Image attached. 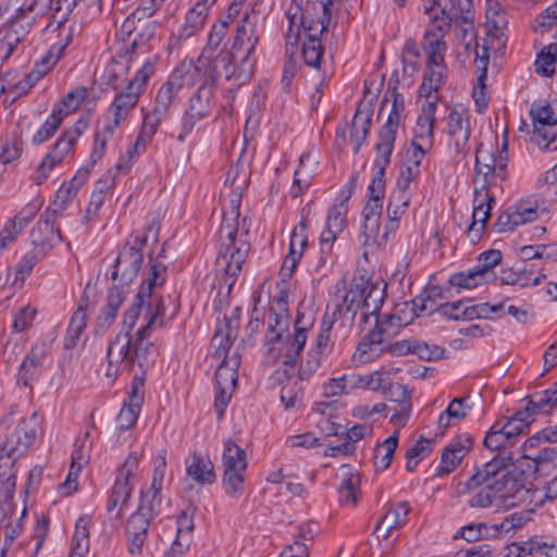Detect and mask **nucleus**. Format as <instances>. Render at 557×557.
I'll return each mask as SVG.
<instances>
[{
    "mask_svg": "<svg viewBox=\"0 0 557 557\" xmlns=\"http://www.w3.org/2000/svg\"><path fill=\"white\" fill-rule=\"evenodd\" d=\"M164 310L163 299H158L156 311L151 312L147 323L136 332L134 342L128 331L115 336L107 351L109 363L108 376L116 375L119 371L131 372L136 363L144 368L153 362L156 349L148 338L153 325H163Z\"/></svg>",
    "mask_w": 557,
    "mask_h": 557,
    "instance_id": "1",
    "label": "nucleus"
},
{
    "mask_svg": "<svg viewBox=\"0 0 557 557\" xmlns=\"http://www.w3.org/2000/svg\"><path fill=\"white\" fill-rule=\"evenodd\" d=\"M240 307H236L232 317L225 318L224 324L216 327L212 337V344L218 347L219 355L225 354L223 362L215 372L218 385V394L215 396L214 408L219 419L223 417L224 410L232 393L237 384L238 369L242 366V355L234 351L232 355L228 350L232 341H236L240 331Z\"/></svg>",
    "mask_w": 557,
    "mask_h": 557,
    "instance_id": "2",
    "label": "nucleus"
},
{
    "mask_svg": "<svg viewBox=\"0 0 557 557\" xmlns=\"http://www.w3.org/2000/svg\"><path fill=\"white\" fill-rule=\"evenodd\" d=\"M39 0H8L0 7V67L35 23Z\"/></svg>",
    "mask_w": 557,
    "mask_h": 557,
    "instance_id": "3",
    "label": "nucleus"
},
{
    "mask_svg": "<svg viewBox=\"0 0 557 557\" xmlns=\"http://www.w3.org/2000/svg\"><path fill=\"white\" fill-rule=\"evenodd\" d=\"M360 314V324L368 323L371 315H375L373 329L361 339L357 346V355L360 362H369L379 357L386 348L383 345H389L391 341L397 334L398 329L403 326L401 319L393 314L377 315L371 313V310L362 309Z\"/></svg>",
    "mask_w": 557,
    "mask_h": 557,
    "instance_id": "4",
    "label": "nucleus"
},
{
    "mask_svg": "<svg viewBox=\"0 0 557 557\" xmlns=\"http://www.w3.org/2000/svg\"><path fill=\"white\" fill-rule=\"evenodd\" d=\"M335 0H325L312 3L310 7L321 14L317 17H309L308 11L301 14V25L307 33V41L302 46V58L305 64L319 69L323 57V47L320 36L327 30L331 22V5Z\"/></svg>",
    "mask_w": 557,
    "mask_h": 557,
    "instance_id": "5",
    "label": "nucleus"
},
{
    "mask_svg": "<svg viewBox=\"0 0 557 557\" xmlns=\"http://www.w3.org/2000/svg\"><path fill=\"white\" fill-rule=\"evenodd\" d=\"M157 9L154 0H150L139 5L123 22L120 29L121 35L127 37L134 35L131 44L132 54L137 48L145 47L157 38L159 23L151 18Z\"/></svg>",
    "mask_w": 557,
    "mask_h": 557,
    "instance_id": "6",
    "label": "nucleus"
},
{
    "mask_svg": "<svg viewBox=\"0 0 557 557\" xmlns=\"http://www.w3.org/2000/svg\"><path fill=\"white\" fill-rule=\"evenodd\" d=\"M157 57L153 59L146 60L140 69L136 72L133 79L128 82L126 91H123L114 98L110 106V112L113 114V119L108 123L119 127L121 122L125 121L129 112L135 108L138 102L139 96L143 91L144 86L154 72V62Z\"/></svg>",
    "mask_w": 557,
    "mask_h": 557,
    "instance_id": "7",
    "label": "nucleus"
},
{
    "mask_svg": "<svg viewBox=\"0 0 557 557\" xmlns=\"http://www.w3.org/2000/svg\"><path fill=\"white\" fill-rule=\"evenodd\" d=\"M39 418L37 412L23 419L12 434L0 446V468L12 467L35 442Z\"/></svg>",
    "mask_w": 557,
    "mask_h": 557,
    "instance_id": "8",
    "label": "nucleus"
},
{
    "mask_svg": "<svg viewBox=\"0 0 557 557\" xmlns=\"http://www.w3.org/2000/svg\"><path fill=\"white\" fill-rule=\"evenodd\" d=\"M138 467V457L131 454L120 468L107 503V511L110 518L116 520L122 518L123 510L127 507L133 492L131 479L135 476Z\"/></svg>",
    "mask_w": 557,
    "mask_h": 557,
    "instance_id": "9",
    "label": "nucleus"
},
{
    "mask_svg": "<svg viewBox=\"0 0 557 557\" xmlns=\"http://www.w3.org/2000/svg\"><path fill=\"white\" fill-rule=\"evenodd\" d=\"M165 272L166 267L160 262L151 261L149 276L144 281L141 286L139 287L138 293L135 296V300L132 307L125 312L123 324L128 327V330L133 329L135 325L140 308L146 304V299H149L148 302V313L156 311V304L158 299H162L161 297L153 296L152 290L157 286L163 285L165 282Z\"/></svg>",
    "mask_w": 557,
    "mask_h": 557,
    "instance_id": "10",
    "label": "nucleus"
},
{
    "mask_svg": "<svg viewBox=\"0 0 557 557\" xmlns=\"http://www.w3.org/2000/svg\"><path fill=\"white\" fill-rule=\"evenodd\" d=\"M369 287V280L364 276H355L351 281L350 288L346 292L343 298L327 306L326 313L332 310V323H336L341 327H350L361 308V299L367 288Z\"/></svg>",
    "mask_w": 557,
    "mask_h": 557,
    "instance_id": "11",
    "label": "nucleus"
},
{
    "mask_svg": "<svg viewBox=\"0 0 557 557\" xmlns=\"http://www.w3.org/2000/svg\"><path fill=\"white\" fill-rule=\"evenodd\" d=\"M222 467L225 493L238 498L244 491V448L231 438L224 442Z\"/></svg>",
    "mask_w": 557,
    "mask_h": 557,
    "instance_id": "12",
    "label": "nucleus"
},
{
    "mask_svg": "<svg viewBox=\"0 0 557 557\" xmlns=\"http://www.w3.org/2000/svg\"><path fill=\"white\" fill-rule=\"evenodd\" d=\"M512 483L505 482L499 486L490 483L478 484L476 487H469L468 481L465 483L461 494H469L468 506L475 509H484L491 507L495 502L499 500L505 507H513L522 498L512 494Z\"/></svg>",
    "mask_w": 557,
    "mask_h": 557,
    "instance_id": "13",
    "label": "nucleus"
},
{
    "mask_svg": "<svg viewBox=\"0 0 557 557\" xmlns=\"http://www.w3.org/2000/svg\"><path fill=\"white\" fill-rule=\"evenodd\" d=\"M147 244V234L132 235L125 243L114 261V270L111 274L113 281L119 275L123 283L128 284L137 276L141 268L144 256L141 249Z\"/></svg>",
    "mask_w": 557,
    "mask_h": 557,
    "instance_id": "14",
    "label": "nucleus"
},
{
    "mask_svg": "<svg viewBox=\"0 0 557 557\" xmlns=\"http://www.w3.org/2000/svg\"><path fill=\"white\" fill-rule=\"evenodd\" d=\"M512 485V494L520 497L521 493H528L523 488L522 483L507 469V462L503 457H494L485 462L481 469H478L468 480L469 487H476L478 484L490 483L492 485H500L510 482Z\"/></svg>",
    "mask_w": 557,
    "mask_h": 557,
    "instance_id": "15",
    "label": "nucleus"
},
{
    "mask_svg": "<svg viewBox=\"0 0 557 557\" xmlns=\"http://www.w3.org/2000/svg\"><path fill=\"white\" fill-rule=\"evenodd\" d=\"M216 0H199L186 13L185 22L178 32L170 39V48H177L180 45L196 36L205 26L209 9Z\"/></svg>",
    "mask_w": 557,
    "mask_h": 557,
    "instance_id": "16",
    "label": "nucleus"
},
{
    "mask_svg": "<svg viewBox=\"0 0 557 557\" xmlns=\"http://www.w3.org/2000/svg\"><path fill=\"white\" fill-rule=\"evenodd\" d=\"M447 134L449 147L456 156L466 154L469 150V137L471 134L469 116L466 110L454 108L448 115Z\"/></svg>",
    "mask_w": 557,
    "mask_h": 557,
    "instance_id": "17",
    "label": "nucleus"
},
{
    "mask_svg": "<svg viewBox=\"0 0 557 557\" xmlns=\"http://www.w3.org/2000/svg\"><path fill=\"white\" fill-rule=\"evenodd\" d=\"M473 446V437L469 433L459 434L443 450L441 463L435 474L438 476L451 473L471 450Z\"/></svg>",
    "mask_w": 557,
    "mask_h": 557,
    "instance_id": "18",
    "label": "nucleus"
},
{
    "mask_svg": "<svg viewBox=\"0 0 557 557\" xmlns=\"http://www.w3.org/2000/svg\"><path fill=\"white\" fill-rule=\"evenodd\" d=\"M530 115L533 122V136L536 139H547L549 129L557 124V100L548 102L539 100L532 103Z\"/></svg>",
    "mask_w": 557,
    "mask_h": 557,
    "instance_id": "19",
    "label": "nucleus"
},
{
    "mask_svg": "<svg viewBox=\"0 0 557 557\" xmlns=\"http://www.w3.org/2000/svg\"><path fill=\"white\" fill-rule=\"evenodd\" d=\"M88 169L79 170L70 182L63 183L55 194L53 203L46 210L45 215H51L53 219L61 215L75 198L78 189L88 178Z\"/></svg>",
    "mask_w": 557,
    "mask_h": 557,
    "instance_id": "20",
    "label": "nucleus"
},
{
    "mask_svg": "<svg viewBox=\"0 0 557 557\" xmlns=\"http://www.w3.org/2000/svg\"><path fill=\"white\" fill-rule=\"evenodd\" d=\"M75 144L76 141L63 132L54 144L52 151L49 152L38 165L37 173L34 178L37 185H41L48 178L50 171L63 161Z\"/></svg>",
    "mask_w": 557,
    "mask_h": 557,
    "instance_id": "21",
    "label": "nucleus"
},
{
    "mask_svg": "<svg viewBox=\"0 0 557 557\" xmlns=\"http://www.w3.org/2000/svg\"><path fill=\"white\" fill-rule=\"evenodd\" d=\"M423 49L426 53V70L448 74L445 65L447 50L443 34L426 30L423 38Z\"/></svg>",
    "mask_w": 557,
    "mask_h": 557,
    "instance_id": "22",
    "label": "nucleus"
},
{
    "mask_svg": "<svg viewBox=\"0 0 557 557\" xmlns=\"http://www.w3.org/2000/svg\"><path fill=\"white\" fill-rule=\"evenodd\" d=\"M71 5L72 4H69L65 11H62L61 8H57L52 16L53 20L48 26L53 27V30L59 32V40L54 42L48 51V58H53V61H59L73 38L74 27L72 25H66Z\"/></svg>",
    "mask_w": 557,
    "mask_h": 557,
    "instance_id": "23",
    "label": "nucleus"
},
{
    "mask_svg": "<svg viewBox=\"0 0 557 557\" xmlns=\"http://www.w3.org/2000/svg\"><path fill=\"white\" fill-rule=\"evenodd\" d=\"M45 216V220L40 219L37 222L29 235L33 248L39 253H47L61 240V233L53 225L55 219L51 215Z\"/></svg>",
    "mask_w": 557,
    "mask_h": 557,
    "instance_id": "24",
    "label": "nucleus"
},
{
    "mask_svg": "<svg viewBox=\"0 0 557 557\" xmlns=\"http://www.w3.org/2000/svg\"><path fill=\"white\" fill-rule=\"evenodd\" d=\"M481 52L479 50V44L475 45V59L474 65L476 71V81L478 85L474 87L472 97L475 102L476 111L483 112L487 107V97L485 94L486 89V78H487V66L490 62V53L488 48L484 45L481 48Z\"/></svg>",
    "mask_w": 557,
    "mask_h": 557,
    "instance_id": "25",
    "label": "nucleus"
},
{
    "mask_svg": "<svg viewBox=\"0 0 557 557\" xmlns=\"http://www.w3.org/2000/svg\"><path fill=\"white\" fill-rule=\"evenodd\" d=\"M383 394L391 400L397 403L395 413L391 418L394 424L404 425L411 409L410 394L405 385L397 382L383 384Z\"/></svg>",
    "mask_w": 557,
    "mask_h": 557,
    "instance_id": "26",
    "label": "nucleus"
},
{
    "mask_svg": "<svg viewBox=\"0 0 557 557\" xmlns=\"http://www.w3.org/2000/svg\"><path fill=\"white\" fill-rule=\"evenodd\" d=\"M237 34L230 49H225L220 54V61L224 64V72L227 79L240 77L242 65L244 64L243 38L244 25L238 24Z\"/></svg>",
    "mask_w": 557,
    "mask_h": 557,
    "instance_id": "27",
    "label": "nucleus"
},
{
    "mask_svg": "<svg viewBox=\"0 0 557 557\" xmlns=\"http://www.w3.org/2000/svg\"><path fill=\"white\" fill-rule=\"evenodd\" d=\"M495 203V198L490 195L487 188H475L473 198V213L472 223L468 232H476L478 237L485 228V224L491 215L492 206Z\"/></svg>",
    "mask_w": 557,
    "mask_h": 557,
    "instance_id": "28",
    "label": "nucleus"
},
{
    "mask_svg": "<svg viewBox=\"0 0 557 557\" xmlns=\"http://www.w3.org/2000/svg\"><path fill=\"white\" fill-rule=\"evenodd\" d=\"M243 198V189L238 186L230 195L228 207L224 209L221 233L225 234L232 244L236 239L238 231V220L240 218V206Z\"/></svg>",
    "mask_w": 557,
    "mask_h": 557,
    "instance_id": "29",
    "label": "nucleus"
},
{
    "mask_svg": "<svg viewBox=\"0 0 557 557\" xmlns=\"http://www.w3.org/2000/svg\"><path fill=\"white\" fill-rule=\"evenodd\" d=\"M141 386V383L132 384V392L128 396V400L124 401V405L117 416V428L121 431L129 430L137 422L143 403V393L140 391Z\"/></svg>",
    "mask_w": 557,
    "mask_h": 557,
    "instance_id": "30",
    "label": "nucleus"
},
{
    "mask_svg": "<svg viewBox=\"0 0 557 557\" xmlns=\"http://www.w3.org/2000/svg\"><path fill=\"white\" fill-rule=\"evenodd\" d=\"M409 509V505L405 502L391 507L377 521L374 532L382 533L385 540L388 539L393 530H398L406 524Z\"/></svg>",
    "mask_w": 557,
    "mask_h": 557,
    "instance_id": "31",
    "label": "nucleus"
},
{
    "mask_svg": "<svg viewBox=\"0 0 557 557\" xmlns=\"http://www.w3.org/2000/svg\"><path fill=\"white\" fill-rule=\"evenodd\" d=\"M444 298V289L441 286H428L420 295L412 299L411 309L416 317L431 314L435 311L440 313L441 305H438V301Z\"/></svg>",
    "mask_w": 557,
    "mask_h": 557,
    "instance_id": "32",
    "label": "nucleus"
},
{
    "mask_svg": "<svg viewBox=\"0 0 557 557\" xmlns=\"http://www.w3.org/2000/svg\"><path fill=\"white\" fill-rule=\"evenodd\" d=\"M151 520L136 510L126 523L131 554H139Z\"/></svg>",
    "mask_w": 557,
    "mask_h": 557,
    "instance_id": "33",
    "label": "nucleus"
},
{
    "mask_svg": "<svg viewBox=\"0 0 557 557\" xmlns=\"http://www.w3.org/2000/svg\"><path fill=\"white\" fill-rule=\"evenodd\" d=\"M182 87V74L180 72H173L168 82L161 86L157 94L156 103L153 107V109L157 110V113L168 114L171 104L173 103Z\"/></svg>",
    "mask_w": 557,
    "mask_h": 557,
    "instance_id": "34",
    "label": "nucleus"
},
{
    "mask_svg": "<svg viewBox=\"0 0 557 557\" xmlns=\"http://www.w3.org/2000/svg\"><path fill=\"white\" fill-rule=\"evenodd\" d=\"M46 357L47 349L45 345L34 346L20 367L17 381H23V384L27 385L28 380H33L41 371Z\"/></svg>",
    "mask_w": 557,
    "mask_h": 557,
    "instance_id": "35",
    "label": "nucleus"
},
{
    "mask_svg": "<svg viewBox=\"0 0 557 557\" xmlns=\"http://www.w3.org/2000/svg\"><path fill=\"white\" fill-rule=\"evenodd\" d=\"M187 474L200 484H212L215 481V471L212 461L200 454H193L186 466Z\"/></svg>",
    "mask_w": 557,
    "mask_h": 557,
    "instance_id": "36",
    "label": "nucleus"
},
{
    "mask_svg": "<svg viewBox=\"0 0 557 557\" xmlns=\"http://www.w3.org/2000/svg\"><path fill=\"white\" fill-rule=\"evenodd\" d=\"M307 10L308 16L312 17L309 5L305 9V11L300 9L298 5L295 8L290 7L286 12V16L289 23L288 29L286 32V54L295 53L296 46L300 36V28H304V26L301 25V14L306 13Z\"/></svg>",
    "mask_w": 557,
    "mask_h": 557,
    "instance_id": "37",
    "label": "nucleus"
},
{
    "mask_svg": "<svg viewBox=\"0 0 557 557\" xmlns=\"http://www.w3.org/2000/svg\"><path fill=\"white\" fill-rule=\"evenodd\" d=\"M89 516L77 520L69 557H86L89 550Z\"/></svg>",
    "mask_w": 557,
    "mask_h": 557,
    "instance_id": "38",
    "label": "nucleus"
},
{
    "mask_svg": "<svg viewBox=\"0 0 557 557\" xmlns=\"http://www.w3.org/2000/svg\"><path fill=\"white\" fill-rule=\"evenodd\" d=\"M360 107L361 106L358 107L354 115L350 129V141L355 145V153L359 152L361 145L369 134L371 125V112L362 111Z\"/></svg>",
    "mask_w": 557,
    "mask_h": 557,
    "instance_id": "39",
    "label": "nucleus"
},
{
    "mask_svg": "<svg viewBox=\"0 0 557 557\" xmlns=\"http://www.w3.org/2000/svg\"><path fill=\"white\" fill-rule=\"evenodd\" d=\"M396 133L388 129H382L379 136V143L376 144L377 157L374 161L376 170H380V174H385V169L391 162V154L394 149V143Z\"/></svg>",
    "mask_w": 557,
    "mask_h": 557,
    "instance_id": "40",
    "label": "nucleus"
},
{
    "mask_svg": "<svg viewBox=\"0 0 557 557\" xmlns=\"http://www.w3.org/2000/svg\"><path fill=\"white\" fill-rule=\"evenodd\" d=\"M398 445V431H395L382 444H380L374 453V466L376 470H386L393 460L394 453Z\"/></svg>",
    "mask_w": 557,
    "mask_h": 557,
    "instance_id": "41",
    "label": "nucleus"
},
{
    "mask_svg": "<svg viewBox=\"0 0 557 557\" xmlns=\"http://www.w3.org/2000/svg\"><path fill=\"white\" fill-rule=\"evenodd\" d=\"M226 253L230 255V259L225 267L224 281L231 290L235 284L236 277L239 276L243 270L244 255L240 252V247L236 246L235 242L233 244L230 242Z\"/></svg>",
    "mask_w": 557,
    "mask_h": 557,
    "instance_id": "42",
    "label": "nucleus"
},
{
    "mask_svg": "<svg viewBox=\"0 0 557 557\" xmlns=\"http://www.w3.org/2000/svg\"><path fill=\"white\" fill-rule=\"evenodd\" d=\"M533 412H549L557 407V381L550 388L531 395L528 399Z\"/></svg>",
    "mask_w": 557,
    "mask_h": 557,
    "instance_id": "43",
    "label": "nucleus"
},
{
    "mask_svg": "<svg viewBox=\"0 0 557 557\" xmlns=\"http://www.w3.org/2000/svg\"><path fill=\"white\" fill-rule=\"evenodd\" d=\"M474 171L483 175L482 188H486L488 177L496 174V158L493 152L484 151L481 147L476 149Z\"/></svg>",
    "mask_w": 557,
    "mask_h": 557,
    "instance_id": "44",
    "label": "nucleus"
},
{
    "mask_svg": "<svg viewBox=\"0 0 557 557\" xmlns=\"http://www.w3.org/2000/svg\"><path fill=\"white\" fill-rule=\"evenodd\" d=\"M161 510V491L150 488L140 494V503L137 511L146 516L148 519L153 520Z\"/></svg>",
    "mask_w": 557,
    "mask_h": 557,
    "instance_id": "45",
    "label": "nucleus"
},
{
    "mask_svg": "<svg viewBox=\"0 0 557 557\" xmlns=\"http://www.w3.org/2000/svg\"><path fill=\"white\" fill-rule=\"evenodd\" d=\"M166 114H159L157 110L153 109L151 112L145 114L144 123L138 135L136 143L134 144V149L136 150L140 145L146 147L147 143L151 140L152 136L156 134L160 123L165 117Z\"/></svg>",
    "mask_w": 557,
    "mask_h": 557,
    "instance_id": "46",
    "label": "nucleus"
},
{
    "mask_svg": "<svg viewBox=\"0 0 557 557\" xmlns=\"http://www.w3.org/2000/svg\"><path fill=\"white\" fill-rule=\"evenodd\" d=\"M63 109L62 108H55L53 109L51 115L47 119V121L44 123V125L37 131V133L34 135L32 141L35 145H40L48 140L50 137L53 136V134L57 132V129L60 127L63 119H64Z\"/></svg>",
    "mask_w": 557,
    "mask_h": 557,
    "instance_id": "47",
    "label": "nucleus"
},
{
    "mask_svg": "<svg viewBox=\"0 0 557 557\" xmlns=\"http://www.w3.org/2000/svg\"><path fill=\"white\" fill-rule=\"evenodd\" d=\"M210 96L211 89L206 85H201L197 92L190 98L187 112H189L193 119L201 120L207 115Z\"/></svg>",
    "mask_w": 557,
    "mask_h": 557,
    "instance_id": "48",
    "label": "nucleus"
},
{
    "mask_svg": "<svg viewBox=\"0 0 557 557\" xmlns=\"http://www.w3.org/2000/svg\"><path fill=\"white\" fill-rule=\"evenodd\" d=\"M498 4L495 3V8H488L486 11V27L487 33L492 38L500 40L504 36V29L506 28L508 21L506 13L499 10Z\"/></svg>",
    "mask_w": 557,
    "mask_h": 557,
    "instance_id": "49",
    "label": "nucleus"
},
{
    "mask_svg": "<svg viewBox=\"0 0 557 557\" xmlns=\"http://www.w3.org/2000/svg\"><path fill=\"white\" fill-rule=\"evenodd\" d=\"M433 449L431 441L420 437V440L406 451V470L412 472L419 462L426 458Z\"/></svg>",
    "mask_w": 557,
    "mask_h": 557,
    "instance_id": "50",
    "label": "nucleus"
},
{
    "mask_svg": "<svg viewBox=\"0 0 557 557\" xmlns=\"http://www.w3.org/2000/svg\"><path fill=\"white\" fill-rule=\"evenodd\" d=\"M557 64V44H550L542 50L535 61V72L542 76L549 77L555 73Z\"/></svg>",
    "mask_w": 557,
    "mask_h": 557,
    "instance_id": "51",
    "label": "nucleus"
},
{
    "mask_svg": "<svg viewBox=\"0 0 557 557\" xmlns=\"http://www.w3.org/2000/svg\"><path fill=\"white\" fill-rule=\"evenodd\" d=\"M502 261V252L496 249H491L482 252L479 257V264L474 269L481 274V276L490 282L494 280L493 269L498 265Z\"/></svg>",
    "mask_w": 557,
    "mask_h": 557,
    "instance_id": "52",
    "label": "nucleus"
},
{
    "mask_svg": "<svg viewBox=\"0 0 557 557\" xmlns=\"http://www.w3.org/2000/svg\"><path fill=\"white\" fill-rule=\"evenodd\" d=\"M42 203V199L35 198L28 202L13 219L8 220L7 222L14 223L15 230L21 233L40 211Z\"/></svg>",
    "mask_w": 557,
    "mask_h": 557,
    "instance_id": "53",
    "label": "nucleus"
},
{
    "mask_svg": "<svg viewBox=\"0 0 557 557\" xmlns=\"http://www.w3.org/2000/svg\"><path fill=\"white\" fill-rule=\"evenodd\" d=\"M451 287L471 289L479 285L487 283L481 274L474 269L453 274L448 281Z\"/></svg>",
    "mask_w": 557,
    "mask_h": 557,
    "instance_id": "54",
    "label": "nucleus"
},
{
    "mask_svg": "<svg viewBox=\"0 0 557 557\" xmlns=\"http://www.w3.org/2000/svg\"><path fill=\"white\" fill-rule=\"evenodd\" d=\"M117 127L107 123L101 131H97L94 136V148L90 153V163L94 165L100 160L107 147L108 140L113 136Z\"/></svg>",
    "mask_w": 557,
    "mask_h": 557,
    "instance_id": "55",
    "label": "nucleus"
},
{
    "mask_svg": "<svg viewBox=\"0 0 557 557\" xmlns=\"http://www.w3.org/2000/svg\"><path fill=\"white\" fill-rule=\"evenodd\" d=\"M360 479L358 475L350 474L344 479L338 487L339 503L345 505H356L358 502Z\"/></svg>",
    "mask_w": 557,
    "mask_h": 557,
    "instance_id": "56",
    "label": "nucleus"
},
{
    "mask_svg": "<svg viewBox=\"0 0 557 557\" xmlns=\"http://www.w3.org/2000/svg\"><path fill=\"white\" fill-rule=\"evenodd\" d=\"M177 523V536L172 546H174L175 550H181V547L183 546L181 539H185V542L189 541V534L194 529V519H193V512L189 511V509L183 510L176 519Z\"/></svg>",
    "mask_w": 557,
    "mask_h": 557,
    "instance_id": "57",
    "label": "nucleus"
},
{
    "mask_svg": "<svg viewBox=\"0 0 557 557\" xmlns=\"http://www.w3.org/2000/svg\"><path fill=\"white\" fill-rule=\"evenodd\" d=\"M532 511H517L508 515L500 523L494 525L498 532L509 533L522 528L531 520Z\"/></svg>",
    "mask_w": 557,
    "mask_h": 557,
    "instance_id": "58",
    "label": "nucleus"
},
{
    "mask_svg": "<svg viewBox=\"0 0 557 557\" xmlns=\"http://www.w3.org/2000/svg\"><path fill=\"white\" fill-rule=\"evenodd\" d=\"M246 23L250 24L249 33L250 35L247 37V41H249L250 48L248 49V52L246 53V61L248 60L249 55L252 53L256 45L259 41L260 36L262 35L264 30V16L260 14H256L252 10V14L246 13Z\"/></svg>",
    "mask_w": 557,
    "mask_h": 557,
    "instance_id": "59",
    "label": "nucleus"
},
{
    "mask_svg": "<svg viewBox=\"0 0 557 557\" xmlns=\"http://www.w3.org/2000/svg\"><path fill=\"white\" fill-rule=\"evenodd\" d=\"M446 79V74L425 70L423 82L419 87L420 97L429 98L433 91H437L445 84Z\"/></svg>",
    "mask_w": 557,
    "mask_h": 557,
    "instance_id": "60",
    "label": "nucleus"
},
{
    "mask_svg": "<svg viewBox=\"0 0 557 557\" xmlns=\"http://www.w3.org/2000/svg\"><path fill=\"white\" fill-rule=\"evenodd\" d=\"M384 290L385 288L369 282V287L361 299L362 309L371 310V313H377L384 300Z\"/></svg>",
    "mask_w": 557,
    "mask_h": 557,
    "instance_id": "61",
    "label": "nucleus"
},
{
    "mask_svg": "<svg viewBox=\"0 0 557 557\" xmlns=\"http://www.w3.org/2000/svg\"><path fill=\"white\" fill-rule=\"evenodd\" d=\"M392 97H393L392 108H391L387 121L382 129H388V131H393V133H396L397 127L400 122L401 113L405 109V101H404V96L398 91L394 90V96H392Z\"/></svg>",
    "mask_w": 557,
    "mask_h": 557,
    "instance_id": "62",
    "label": "nucleus"
},
{
    "mask_svg": "<svg viewBox=\"0 0 557 557\" xmlns=\"http://www.w3.org/2000/svg\"><path fill=\"white\" fill-rule=\"evenodd\" d=\"M89 434L86 433L83 438H78L74 443V450L72 453V466L82 469L88 463L90 458V442L88 441Z\"/></svg>",
    "mask_w": 557,
    "mask_h": 557,
    "instance_id": "63",
    "label": "nucleus"
},
{
    "mask_svg": "<svg viewBox=\"0 0 557 557\" xmlns=\"http://www.w3.org/2000/svg\"><path fill=\"white\" fill-rule=\"evenodd\" d=\"M125 66L117 60L112 59L104 67L102 79L103 83L117 89L123 81Z\"/></svg>",
    "mask_w": 557,
    "mask_h": 557,
    "instance_id": "64",
    "label": "nucleus"
}]
</instances>
